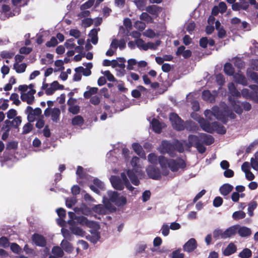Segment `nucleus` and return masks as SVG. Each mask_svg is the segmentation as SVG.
<instances>
[{
  "instance_id": "nucleus-1",
  "label": "nucleus",
  "mask_w": 258,
  "mask_h": 258,
  "mask_svg": "<svg viewBox=\"0 0 258 258\" xmlns=\"http://www.w3.org/2000/svg\"><path fill=\"white\" fill-rule=\"evenodd\" d=\"M206 117L209 119H212V116H215L217 119L221 121L224 124L227 123L226 117L223 115L222 110H220L219 108L215 106L212 107V110L207 109L204 112Z\"/></svg>"
},
{
  "instance_id": "nucleus-2",
  "label": "nucleus",
  "mask_w": 258,
  "mask_h": 258,
  "mask_svg": "<svg viewBox=\"0 0 258 258\" xmlns=\"http://www.w3.org/2000/svg\"><path fill=\"white\" fill-rule=\"evenodd\" d=\"M158 150L162 154H168L171 157H174L176 155L174 152L173 143L167 140H163L160 145Z\"/></svg>"
},
{
  "instance_id": "nucleus-3",
  "label": "nucleus",
  "mask_w": 258,
  "mask_h": 258,
  "mask_svg": "<svg viewBox=\"0 0 258 258\" xmlns=\"http://www.w3.org/2000/svg\"><path fill=\"white\" fill-rule=\"evenodd\" d=\"M186 166L185 161L181 157L176 159H169L168 167L172 172H177L179 169H184Z\"/></svg>"
},
{
  "instance_id": "nucleus-4",
  "label": "nucleus",
  "mask_w": 258,
  "mask_h": 258,
  "mask_svg": "<svg viewBox=\"0 0 258 258\" xmlns=\"http://www.w3.org/2000/svg\"><path fill=\"white\" fill-rule=\"evenodd\" d=\"M108 196L110 201L117 207L123 206L127 203L126 197L124 196L119 197V194L116 191H108Z\"/></svg>"
},
{
  "instance_id": "nucleus-5",
  "label": "nucleus",
  "mask_w": 258,
  "mask_h": 258,
  "mask_svg": "<svg viewBox=\"0 0 258 258\" xmlns=\"http://www.w3.org/2000/svg\"><path fill=\"white\" fill-rule=\"evenodd\" d=\"M173 127L178 131H182L185 129L184 121L175 113H171L169 116Z\"/></svg>"
},
{
  "instance_id": "nucleus-6",
  "label": "nucleus",
  "mask_w": 258,
  "mask_h": 258,
  "mask_svg": "<svg viewBox=\"0 0 258 258\" xmlns=\"http://www.w3.org/2000/svg\"><path fill=\"white\" fill-rule=\"evenodd\" d=\"M25 113L27 114V119L29 122H34L36 119L35 116H39L42 113L41 108L39 107L33 109L32 107L30 106H28L25 110Z\"/></svg>"
},
{
  "instance_id": "nucleus-7",
  "label": "nucleus",
  "mask_w": 258,
  "mask_h": 258,
  "mask_svg": "<svg viewBox=\"0 0 258 258\" xmlns=\"http://www.w3.org/2000/svg\"><path fill=\"white\" fill-rule=\"evenodd\" d=\"M147 173L149 177L153 179L158 180L161 177L160 169L154 166H150L147 169Z\"/></svg>"
},
{
  "instance_id": "nucleus-8",
  "label": "nucleus",
  "mask_w": 258,
  "mask_h": 258,
  "mask_svg": "<svg viewBox=\"0 0 258 258\" xmlns=\"http://www.w3.org/2000/svg\"><path fill=\"white\" fill-rule=\"evenodd\" d=\"M93 184L89 185L90 188L94 192L98 195H100V190H104L105 189V186L103 182L98 178H95L93 180Z\"/></svg>"
},
{
  "instance_id": "nucleus-9",
  "label": "nucleus",
  "mask_w": 258,
  "mask_h": 258,
  "mask_svg": "<svg viewBox=\"0 0 258 258\" xmlns=\"http://www.w3.org/2000/svg\"><path fill=\"white\" fill-rule=\"evenodd\" d=\"M112 207V205L108 203L105 204V206L101 204L95 205L92 207V210L94 212L98 214L105 215L106 214L107 209H110Z\"/></svg>"
},
{
  "instance_id": "nucleus-10",
  "label": "nucleus",
  "mask_w": 258,
  "mask_h": 258,
  "mask_svg": "<svg viewBox=\"0 0 258 258\" xmlns=\"http://www.w3.org/2000/svg\"><path fill=\"white\" fill-rule=\"evenodd\" d=\"M32 240L36 246L44 247L46 245L45 238L42 235L35 233L32 236Z\"/></svg>"
},
{
  "instance_id": "nucleus-11",
  "label": "nucleus",
  "mask_w": 258,
  "mask_h": 258,
  "mask_svg": "<svg viewBox=\"0 0 258 258\" xmlns=\"http://www.w3.org/2000/svg\"><path fill=\"white\" fill-rule=\"evenodd\" d=\"M110 180L112 186L115 189L121 190L124 188V184L119 177L112 175Z\"/></svg>"
},
{
  "instance_id": "nucleus-12",
  "label": "nucleus",
  "mask_w": 258,
  "mask_h": 258,
  "mask_svg": "<svg viewBox=\"0 0 258 258\" xmlns=\"http://www.w3.org/2000/svg\"><path fill=\"white\" fill-rule=\"evenodd\" d=\"M197 247V243L195 238L189 239L183 246V249L185 251L190 252L193 251Z\"/></svg>"
},
{
  "instance_id": "nucleus-13",
  "label": "nucleus",
  "mask_w": 258,
  "mask_h": 258,
  "mask_svg": "<svg viewBox=\"0 0 258 258\" xmlns=\"http://www.w3.org/2000/svg\"><path fill=\"white\" fill-rule=\"evenodd\" d=\"M233 78L237 84L242 85L244 86H247L248 84L246 78L241 73L239 72L235 73L233 76Z\"/></svg>"
},
{
  "instance_id": "nucleus-14",
  "label": "nucleus",
  "mask_w": 258,
  "mask_h": 258,
  "mask_svg": "<svg viewBox=\"0 0 258 258\" xmlns=\"http://www.w3.org/2000/svg\"><path fill=\"white\" fill-rule=\"evenodd\" d=\"M212 132L216 131L218 134L224 135L226 133V129L221 123L217 121H214L212 123Z\"/></svg>"
},
{
  "instance_id": "nucleus-15",
  "label": "nucleus",
  "mask_w": 258,
  "mask_h": 258,
  "mask_svg": "<svg viewBox=\"0 0 258 258\" xmlns=\"http://www.w3.org/2000/svg\"><path fill=\"white\" fill-rule=\"evenodd\" d=\"M201 140L199 137L194 135H189L188 136V143L186 146L188 148L196 147L200 142Z\"/></svg>"
},
{
  "instance_id": "nucleus-16",
  "label": "nucleus",
  "mask_w": 258,
  "mask_h": 258,
  "mask_svg": "<svg viewBox=\"0 0 258 258\" xmlns=\"http://www.w3.org/2000/svg\"><path fill=\"white\" fill-rule=\"evenodd\" d=\"M200 139L202 140L203 143L209 146L211 145L214 142V138L211 135L202 133L200 135Z\"/></svg>"
},
{
  "instance_id": "nucleus-17",
  "label": "nucleus",
  "mask_w": 258,
  "mask_h": 258,
  "mask_svg": "<svg viewBox=\"0 0 258 258\" xmlns=\"http://www.w3.org/2000/svg\"><path fill=\"white\" fill-rule=\"evenodd\" d=\"M132 147L136 153L141 158L146 159V154L143 150L142 146L137 143H134L132 144Z\"/></svg>"
},
{
  "instance_id": "nucleus-18",
  "label": "nucleus",
  "mask_w": 258,
  "mask_h": 258,
  "mask_svg": "<svg viewBox=\"0 0 258 258\" xmlns=\"http://www.w3.org/2000/svg\"><path fill=\"white\" fill-rule=\"evenodd\" d=\"M233 186L229 184L225 183L223 184L219 188L220 194L223 196L228 195L233 190Z\"/></svg>"
},
{
  "instance_id": "nucleus-19",
  "label": "nucleus",
  "mask_w": 258,
  "mask_h": 258,
  "mask_svg": "<svg viewBox=\"0 0 258 258\" xmlns=\"http://www.w3.org/2000/svg\"><path fill=\"white\" fill-rule=\"evenodd\" d=\"M126 174L134 185L136 186L139 185L140 181L133 170H127L126 171Z\"/></svg>"
},
{
  "instance_id": "nucleus-20",
  "label": "nucleus",
  "mask_w": 258,
  "mask_h": 258,
  "mask_svg": "<svg viewBox=\"0 0 258 258\" xmlns=\"http://www.w3.org/2000/svg\"><path fill=\"white\" fill-rule=\"evenodd\" d=\"M199 122L203 130L207 133H212V123L205 120L203 118L200 120Z\"/></svg>"
},
{
  "instance_id": "nucleus-21",
  "label": "nucleus",
  "mask_w": 258,
  "mask_h": 258,
  "mask_svg": "<svg viewBox=\"0 0 258 258\" xmlns=\"http://www.w3.org/2000/svg\"><path fill=\"white\" fill-rule=\"evenodd\" d=\"M146 10L150 14L157 16L162 9L161 7L157 5H151L148 6Z\"/></svg>"
},
{
  "instance_id": "nucleus-22",
  "label": "nucleus",
  "mask_w": 258,
  "mask_h": 258,
  "mask_svg": "<svg viewBox=\"0 0 258 258\" xmlns=\"http://www.w3.org/2000/svg\"><path fill=\"white\" fill-rule=\"evenodd\" d=\"M236 250V245L233 243H230L223 251V254L225 256H229L235 252Z\"/></svg>"
},
{
  "instance_id": "nucleus-23",
  "label": "nucleus",
  "mask_w": 258,
  "mask_h": 258,
  "mask_svg": "<svg viewBox=\"0 0 258 258\" xmlns=\"http://www.w3.org/2000/svg\"><path fill=\"white\" fill-rule=\"evenodd\" d=\"M202 97L204 100L209 101L211 103L214 102L215 100V96L208 90H204L202 92Z\"/></svg>"
},
{
  "instance_id": "nucleus-24",
  "label": "nucleus",
  "mask_w": 258,
  "mask_h": 258,
  "mask_svg": "<svg viewBox=\"0 0 258 258\" xmlns=\"http://www.w3.org/2000/svg\"><path fill=\"white\" fill-rule=\"evenodd\" d=\"M100 30L99 28H93L89 33V36L91 38V42L93 44H96L98 41V31Z\"/></svg>"
},
{
  "instance_id": "nucleus-25",
  "label": "nucleus",
  "mask_w": 258,
  "mask_h": 258,
  "mask_svg": "<svg viewBox=\"0 0 258 258\" xmlns=\"http://www.w3.org/2000/svg\"><path fill=\"white\" fill-rule=\"evenodd\" d=\"M153 130L157 134L161 133L162 131L161 124L159 121L156 119L153 118L151 122Z\"/></svg>"
},
{
  "instance_id": "nucleus-26",
  "label": "nucleus",
  "mask_w": 258,
  "mask_h": 258,
  "mask_svg": "<svg viewBox=\"0 0 258 258\" xmlns=\"http://www.w3.org/2000/svg\"><path fill=\"white\" fill-rule=\"evenodd\" d=\"M229 99L231 105H232L235 112L238 114H241L243 112V109L241 108V106L237 103L236 100L234 99L229 98Z\"/></svg>"
},
{
  "instance_id": "nucleus-27",
  "label": "nucleus",
  "mask_w": 258,
  "mask_h": 258,
  "mask_svg": "<svg viewBox=\"0 0 258 258\" xmlns=\"http://www.w3.org/2000/svg\"><path fill=\"white\" fill-rule=\"evenodd\" d=\"M60 110L58 108L54 107L52 109L51 117L52 120L54 122H57L59 120Z\"/></svg>"
},
{
  "instance_id": "nucleus-28",
  "label": "nucleus",
  "mask_w": 258,
  "mask_h": 258,
  "mask_svg": "<svg viewBox=\"0 0 258 258\" xmlns=\"http://www.w3.org/2000/svg\"><path fill=\"white\" fill-rule=\"evenodd\" d=\"M34 96L30 95L28 93H22L21 95V99L23 102H26L28 104H32L34 101Z\"/></svg>"
},
{
  "instance_id": "nucleus-29",
  "label": "nucleus",
  "mask_w": 258,
  "mask_h": 258,
  "mask_svg": "<svg viewBox=\"0 0 258 258\" xmlns=\"http://www.w3.org/2000/svg\"><path fill=\"white\" fill-rule=\"evenodd\" d=\"M184 127L186 130L192 132H196L199 128L197 124L192 121H186Z\"/></svg>"
},
{
  "instance_id": "nucleus-30",
  "label": "nucleus",
  "mask_w": 258,
  "mask_h": 258,
  "mask_svg": "<svg viewBox=\"0 0 258 258\" xmlns=\"http://www.w3.org/2000/svg\"><path fill=\"white\" fill-rule=\"evenodd\" d=\"M87 88H89V89L84 93V97L86 99L90 98L92 95L96 94L98 90L97 87H90L88 86Z\"/></svg>"
},
{
  "instance_id": "nucleus-31",
  "label": "nucleus",
  "mask_w": 258,
  "mask_h": 258,
  "mask_svg": "<svg viewBox=\"0 0 258 258\" xmlns=\"http://www.w3.org/2000/svg\"><path fill=\"white\" fill-rule=\"evenodd\" d=\"M228 90L230 93L233 96L240 97L241 94L240 92L236 89L235 85L233 83H230L228 85Z\"/></svg>"
},
{
  "instance_id": "nucleus-32",
  "label": "nucleus",
  "mask_w": 258,
  "mask_h": 258,
  "mask_svg": "<svg viewBox=\"0 0 258 258\" xmlns=\"http://www.w3.org/2000/svg\"><path fill=\"white\" fill-rule=\"evenodd\" d=\"M224 73L228 76H234V69L232 67V65L229 63L227 62L224 66Z\"/></svg>"
},
{
  "instance_id": "nucleus-33",
  "label": "nucleus",
  "mask_w": 258,
  "mask_h": 258,
  "mask_svg": "<svg viewBox=\"0 0 258 258\" xmlns=\"http://www.w3.org/2000/svg\"><path fill=\"white\" fill-rule=\"evenodd\" d=\"M238 233L241 237H247L250 235L251 231L249 228L243 226L238 229Z\"/></svg>"
},
{
  "instance_id": "nucleus-34",
  "label": "nucleus",
  "mask_w": 258,
  "mask_h": 258,
  "mask_svg": "<svg viewBox=\"0 0 258 258\" xmlns=\"http://www.w3.org/2000/svg\"><path fill=\"white\" fill-rule=\"evenodd\" d=\"M70 226V230L72 233L81 236H84L85 232L80 227L76 226V224Z\"/></svg>"
},
{
  "instance_id": "nucleus-35",
  "label": "nucleus",
  "mask_w": 258,
  "mask_h": 258,
  "mask_svg": "<svg viewBox=\"0 0 258 258\" xmlns=\"http://www.w3.org/2000/svg\"><path fill=\"white\" fill-rule=\"evenodd\" d=\"M84 123V119L83 117L81 115H76L73 117L72 119V125L76 126H81Z\"/></svg>"
},
{
  "instance_id": "nucleus-36",
  "label": "nucleus",
  "mask_w": 258,
  "mask_h": 258,
  "mask_svg": "<svg viewBox=\"0 0 258 258\" xmlns=\"http://www.w3.org/2000/svg\"><path fill=\"white\" fill-rule=\"evenodd\" d=\"M61 245L64 250L67 252L70 253L73 250L72 244L67 240H63L61 243Z\"/></svg>"
},
{
  "instance_id": "nucleus-37",
  "label": "nucleus",
  "mask_w": 258,
  "mask_h": 258,
  "mask_svg": "<svg viewBox=\"0 0 258 258\" xmlns=\"http://www.w3.org/2000/svg\"><path fill=\"white\" fill-rule=\"evenodd\" d=\"M27 64L25 63H22L19 64L17 62H15L14 64V69L17 73H24L26 69Z\"/></svg>"
},
{
  "instance_id": "nucleus-38",
  "label": "nucleus",
  "mask_w": 258,
  "mask_h": 258,
  "mask_svg": "<svg viewBox=\"0 0 258 258\" xmlns=\"http://www.w3.org/2000/svg\"><path fill=\"white\" fill-rule=\"evenodd\" d=\"M257 206L256 201H252L248 205V214L250 217L253 216V211L256 208Z\"/></svg>"
},
{
  "instance_id": "nucleus-39",
  "label": "nucleus",
  "mask_w": 258,
  "mask_h": 258,
  "mask_svg": "<svg viewBox=\"0 0 258 258\" xmlns=\"http://www.w3.org/2000/svg\"><path fill=\"white\" fill-rule=\"evenodd\" d=\"M223 115L226 117L227 120L228 121V117H229L231 119H234L236 118V115L231 110L228 109L227 107H225L224 110L222 111Z\"/></svg>"
},
{
  "instance_id": "nucleus-40",
  "label": "nucleus",
  "mask_w": 258,
  "mask_h": 258,
  "mask_svg": "<svg viewBox=\"0 0 258 258\" xmlns=\"http://www.w3.org/2000/svg\"><path fill=\"white\" fill-rule=\"evenodd\" d=\"M158 161L161 168L168 167L169 159L166 158L164 156H159Z\"/></svg>"
},
{
  "instance_id": "nucleus-41",
  "label": "nucleus",
  "mask_w": 258,
  "mask_h": 258,
  "mask_svg": "<svg viewBox=\"0 0 258 258\" xmlns=\"http://www.w3.org/2000/svg\"><path fill=\"white\" fill-rule=\"evenodd\" d=\"M241 258H250L252 256V252L247 248H244L238 254Z\"/></svg>"
},
{
  "instance_id": "nucleus-42",
  "label": "nucleus",
  "mask_w": 258,
  "mask_h": 258,
  "mask_svg": "<svg viewBox=\"0 0 258 258\" xmlns=\"http://www.w3.org/2000/svg\"><path fill=\"white\" fill-rule=\"evenodd\" d=\"M52 253L57 256L58 257H61L64 254L62 249L58 246H53L51 250Z\"/></svg>"
},
{
  "instance_id": "nucleus-43",
  "label": "nucleus",
  "mask_w": 258,
  "mask_h": 258,
  "mask_svg": "<svg viewBox=\"0 0 258 258\" xmlns=\"http://www.w3.org/2000/svg\"><path fill=\"white\" fill-rule=\"evenodd\" d=\"M246 214L242 211L234 212L232 214V218L235 220H238L245 217Z\"/></svg>"
},
{
  "instance_id": "nucleus-44",
  "label": "nucleus",
  "mask_w": 258,
  "mask_h": 258,
  "mask_svg": "<svg viewBox=\"0 0 258 258\" xmlns=\"http://www.w3.org/2000/svg\"><path fill=\"white\" fill-rule=\"evenodd\" d=\"M235 233V230L232 228H229L223 232L222 238L225 239L230 237Z\"/></svg>"
},
{
  "instance_id": "nucleus-45",
  "label": "nucleus",
  "mask_w": 258,
  "mask_h": 258,
  "mask_svg": "<svg viewBox=\"0 0 258 258\" xmlns=\"http://www.w3.org/2000/svg\"><path fill=\"white\" fill-rule=\"evenodd\" d=\"M173 145L174 147V152H175L176 150L179 153L183 152L184 147L181 142L177 140L176 142L173 143Z\"/></svg>"
},
{
  "instance_id": "nucleus-46",
  "label": "nucleus",
  "mask_w": 258,
  "mask_h": 258,
  "mask_svg": "<svg viewBox=\"0 0 258 258\" xmlns=\"http://www.w3.org/2000/svg\"><path fill=\"white\" fill-rule=\"evenodd\" d=\"M148 160L150 163L153 164H157L158 160V157H157L154 153H151L148 156Z\"/></svg>"
},
{
  "instance_id": "nucleus-47",
  "label": "nucleus",
  "mask_w": 258,
  "mask_h": 258,
  "mask_svg": "<svg viewBox=\"0 0 258 258\" xmlns=\"http://www.w3.org/2000/svg\"><path fill=\"white\" fill-rule=\"evenodd\" d=\"M139 161L140 159L137 156H134L132 159L131 163L133 167L136 170V172H137V169L140 167V165L139 164Z\"/></svg>"
},
{
  "instance_id": "nucleus-48",
  "label": "nucleus",
  "mask_w": 258,
  "mask_h": 258,
  "mask_svg": "<svg viewBox=\"0 0 258 258\" xmlns=\"http://www.w3.org/2000/svg\"><path fill=\"white\" fill-rule=\"evenodd\" d=\"M33 128V125L30 122L25 124L23 127L22 134L26 135L29 133Z\"/></svg>"
},
{
  "instance_id": "nucleus-49",
  "label": "nucleus",
  "mask_w": 258,
  "mask_h": 258,
  "mask_svg": "<svg viewBox=\"0 0 258 258\" xmlns=\"http://www.w3.org/2000/svg\"><path fill=\"white\" fill-rule=\"evenodd\" d=\"M76 223H78L81 225H88V220L86 217L83 216H77L76 219Z\"/></svg>"
},
{
  "instance_id": "nucleus-50",
  "label": "nucleus",
  "mask_w": 258,
  "mask_h": 258,
  "mask_svg": "<svg viewBox=\"0 0 258 258\" xmlns=\"http://www.w3.org/2000/svg\"><path fill=\"white\" fill-rule=\"evenodd\" d=\"M68 215L70 218V220L68 221V224L70 225H73L76 224V219L77 218V216L75 213L73 212H69L68 213Z\"/></svg>"
},
{
  "instance_id": "nucleus-51",
  "label": "nucleus",
  "mask_w": 258,
  "mask_h": 258,
  "mask_svg": "<svg viewBox=\"0 0 258 258\" xmlns=\"http://www.w3.org/2000/svg\"><path fill=\"white\" fill-rule=\"evenodd\" d=\"M9 244L10 243L8 238L5 236H2L0 238V246L7 248L9 247Z\"/></svg>"
},
{
  "instance_id": "nucleus-52",
  "label": "nucleus",
  "mask_w": 258,
  "mask_h": 258,
  "mask_svg": "<svg viewBox=\"0 0 258 258\" xmlns=\"http://www.w3.org/2000/svg\"><path fill=\"white\" fill-rule=\"evenodd\" d=\"M95 0H89L80 7L81 10H85L90 8L94 4Z\"/></svg>"
},
{
  "instance_id": "nucleus-53",
  "label": "nucleus",
  "mask_w": 258,
  "mask_h": 258,
  "mask_svg": "<svg viewBox=\"0 0 258 258\" xmlns=\"http://www.w3.org/2000/svg\"><path fill=\"white\" fill-rule=\"evenodd\" d=\"M11 250L15 253H19L21 250V247L16 243H12L10 245Z\"/></svg>"
},
{
  "instance_id": "nucleus-54",
  "label": "nucleus",
  "mask_w": 258,
  "mask_h": 258,
  "mask_svg": "<svg viewBox=\"0 0 258 258\" xmlns=\"http://www.w3.org/2000/svg\"><path fill=\"white\" fill-rule=\"evenodd\" d=\"M134 3L139 9L143 10L146 5V0H134Z\"/></svg>"
},
{
  "instance_id": "nucleus-55",
  "label": "nucleus",
  "mask_w": 258,
  "mask_h": 258,
  "mask_svg": "<svg viewBox=\"0 0 258 258\" xmlns=\"http://www.w3.org/2000/svg\"><path fill=\"white\" fill-rule=\"evenodd\" d=\"M10 99L13 101V103L16 105H19L21 103L19 99V96L17 93H13L11 94Z\"/></svg>"
},
{
  "instance_id": "nucleus-56",
  "label": "nucleus",
  "mask_w": 258,
  "mask_h": 258,
  "mask_svg": "<svg viewBox=\"0 0 258 258\" xmlns=\"http://www.w3.org/2000/svg\"><path fill=\"white\" fill-rule=\"evenodd\" d=\"M58 44L57 40L55 37H52L50 40L46 43V46L48 47H54Z\"/></svg>"
},
{
  "instance_id": "nucleus-57",
  "label": "nucleus",
  "mask_w": 258,
  "mask_h": 258,
  "mask_svg": "<svg viewBox=\"0 0 258 258\" xmlns=\"http://www.w3.org/2000/svg\"><path fill=\"white\" fill-rule=\"evenodd\" d=\"M22 122L21 117L20 116H16L12 120V125L15 128H18Z\"/></svg>"
},
{
  "instance_id": "nucleus-58",
  "label": "nucleus",
  "mask_w": 258,
  "mask_h": 258,
  "mask_svg": "<svg viewBox=\"0 0 258 258\" xmlns=\"http://www.w3.org/2000/svg\"><path fill=\"white\" fill-rule=\"evenodd\" d=\"M216 81L219 85H223L225 83V78L221 74L216 75Z\"/></svg>"
},
{
  "instance_id": "nucleus-59",
  "label": "nucleus",
  "mask_w": 258,
  "mask_h": 258,
  "mask_svg": "<svg viewBox=\"0 0 258 258\" xmlns=\"http://www.w3.org/2000/svg\"><path fill=\"white\" fill-rule=\"evenodd\" d=\"M69 111L73 114H77L79 113L80 109L79 106L76 105L70 106L68 109Z\"/></svg>"
},
{
  "instance_id": "nucleus-60",
  "label": "nucleus",
  "mask_w": 258,
  "mask_h": 258,
  "mask_svg": "<svg viewBox=\"0 0 258 258\" xmlns=\"http://www.w3.org/2000/svg\"><path fill=\"white\" fill-rule=\"evenodd\" d=\"M74 41V38H70L66 41L64 45L67 48H73L76 46V44L73 43Z\"/></svg>"
},
{
  "instance_id": "nucleus-61",
  "label": "nucleus",
  "mask_w": 258,
  "mask_h": 258,
  "mask_svg": "<svg viewBox=\"0 0 258 258\" xmlns=\"http://www.w3.org/2000/svg\"><path fill=\"white\" fill-rule=\"evenodd\" d=\"M143 35L147 37L150 38H153L156 36L155 32L151 29L146 30Z\"/></svg>"
},
{
  "instance_id": "nucleus-62",
  "label": "nucleus",
  "mask_w": 258,
  "mask_h": 258,
  "mask_svg": "<svg viewBox=\"0 0 258 258\" xmlns=\"http://www.w3.org/2000/svg\"><path fill=\"white\" fill-rule=\"evenodd\" d=\"M223 201L221 197H216L213 201V206L215 207H219L223 204Z\"/></svg>"
},
{
  "instance_id": "nucleus-63",
  "label": "nucleus",
  "mask_w": 258,
  "mask_h": 258,
  "mask_svg": "<svg viewBox=\"0 0 258 258\" xmlns=\"http://www.w3.org/2000/svg\"><path fill=\"white\" fill-rule=\"evenodd\" d=\"M180 249L174 250L172 253V258H183L184 254L180 253Z\"/></svg>"
},
{
  "instance_id": "nucleus-64",
  "label": "nucleus",
  "mask_w": 258,
  "mask_h": 258,
  "mask_svg": "<svg viewBox=\"0 0 258 258\" xmlns=\"http://www.w3.org/2000/svg\"><path fill=\"white\" fill-rule=\"evenodd\" d=\"M249 99L252 100L255 103H258V93L256 90H252L251 91V95Z\"/></svg>"
}]
</instances>
